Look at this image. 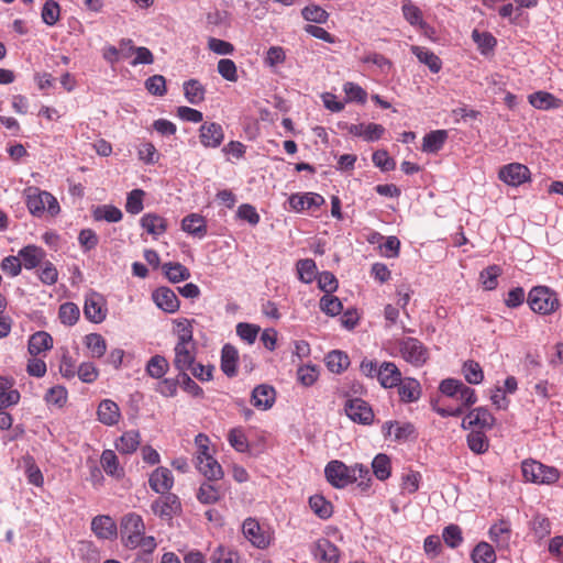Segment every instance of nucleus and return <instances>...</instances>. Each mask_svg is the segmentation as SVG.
Masks as SVG:
<instances>
[{
	"mask_svg": "<svg viewBox=\"0 0 563 563\" xmlns=\"http://www.w3.org/2000/svg\"><path fill=\"white\" fill-rule=\"evenodd\" d=\"M324 476L334 488L339 489L345 488L358 479H361L360 486L367 487V482L371 481L367 466L360 463L346 465L339 460H332L325 465Z\"/></svg>",
	"mask_w": 563,
	"mask_h": 563,
	"instance_id": "nucleus-1",
	"label": "nucleus"
},
{
	"mask_svg": "<svg viewBox=\"0 0 563 563\" xmlns=\"http://www.w3.org/2000/svg\"><path fill=\"white\" fill-rule=\"evenodd\" d=\"M23 195L26 207L34 217H42L45 212L54 217L60 211L57 199L52 194L37 187H27L24 189Z\"/></svg>",
	"mask_w": 563,
	"mask_h": 563,
	"instance_id": "nucleus-2",
	"label": "nucleus"
},
{
	"mask_svg": "<svg viewBox=\"0 0 563 563\" xmlns=\"http://www.w3.org/2000/svg\"><path fill=\"white\" fill-rule=\"evenodd\" d=\"M521 472L526 482L537 485H552L560 478V471L556 467L532 459L522 461Z\"/></svg>",
	"mask_w": 563,
	"mask_h": 563,
	"instance_id": "nucleus-3",
	"label": "nucleus"
},
{
	"mask_svg": "<svg viewBox=\"0 0 563 563\" xmlns=\"http://www.w3.org/2000/svg\"><path fill=\"white\" fill-rule=\"evenodd\" d=\"M401 357L413 366H422L429 358V351L416 338L405 336L390 342Z\"/></svg>",
	"mask_w": 563,
	"mask_h": 563,
	"instance_id": "nucleus-4",
	"label": "nucleus"
},
{
	"mask_svg": "<svg viewBox=\"0 0 563 563\" xmlns=\"http://www.w3.org/2000/svg\"><path fill=\"white\" fill-rule=\"evenodd\" d=\"M527 301L531 310L540 314H551L560 307L558 295L545 286L533 287Z\"/></svg>",
	"mask_w": 563,
	"mask_h": 563,
	"instance_id": "nucleus-5",
	"label": "nucleus"
},
{
	"mask_svg": "<svg viewBox=\"0 0 563 563\" xmlns=\"http://www.w3.org/2000/svg\"><path fill=\"white\" fill-rule=\"evenodd\" d=\"M120 533L124 547L136 549L137 539L145 533L143 518L136 512L124 515L120 521Z\"/></svg>",
	"mask_w": 563,
	"mask_h": 563,
	"instance_id": "nucleus-6",
	"label": "nucleus"
},
{
	"mask_svg": "<svg viewBox=\"0 0 563 563\" xmlns=\"http://www.w3.org/2000/svg\"><path fill=\"white\" fill-rule=\"evenodd\" d=\"M162 496L152 503L153 514L163 520H172L181 512V503L175 494H161Z\"/></svg>",
	"mask_w": 563,
	"mask_h": 563,
	"instance_id": "nucleus-7",
	"label": "nucleus"
},
{
	"mask_svg": "<svg viewBox=\"0 0 563 563\" xmlns=\"http://www.w3.org/2000/svg\"><path fill=\"white\" fill-rule=\"evenodd\" d=\"M106 298L96 291L86 295L84 305V314L86 319L93 323H101L107 318Z\"/></svg>",
	"mask_w": 563,
	"mask_h": 563,
	"instance_id": "nucleus-8",
	"label": "nucleus"
},
{
	"mask_svg": "<svg viewBox=\"0 0 563 563\" xmlns=\"http://www.w3.org/2000/svg\"><path fill=\"white\" fill-rule=\"evenodd\" d=\"M344 410L346 416L354 422L367 426L374 420V412L371 406L361 398L346 400Z\"/></svg>",
	"mask_w": 563,
	"mask_h": 563,
	"instance_id": "nucleus-9",
	"label": "nucleus"
},
{
	"mask_svg": "<svg viewBox=\"0 0 563 563\" xmlns=\"http://www.w3.org/2000/svg\"><path fill=\"white\" fill-rule=\"evenodd\" d=\"M197 354V343H176L173 364L178 372L188 371L194 366Z\"/></svg>",
	"mask_w": 563,
	"mask_h": 563,
	"instance_id": "nucleus-10",
	"label": "nucleus"
},
{
	"mask_svg": "<svg viewBox=\"0 0 563 563\" xmlns=\"http://www.w3.org/2000/svg\"><path fill=\"white\" fill-rule=\"evenodd\" d=\"M224 140V131L217 122H203L199 128V141L206 148H217Z\"/></svg>",
	"mask_w": 563,
	"mask_h": 563,
	"instance_id": "nucleus-11",
	"label": "nucleus"
},
{
	"mask_svg": "<svg viewBox=\"0 0 563 563\" xmlns=\"http://www.w3.org/2000/svg\"><path fill=\"white\" fill-rule=\"evenodd\" d=\"M499 179L509 186H519L530 177V170L520 163L505 165L499 170Z\"/></svg>",
	"mask_w": 563,
	"mask_h": 563,
	"instance_id": "nucleus-12",
	"label": "nucleus"
},
{
	"mask_svg": "<svg viewBox=\"0 0 563 563\" xmlns=\"http://www.w3.org/2000/svg\"><path fill=\"white\" fill-rule=\"evenodd\" d=\"M291 210L301 212L303 210H314L324 203V198L316 192L292 194L288 198Z\"/></svg>",
	"mask_w": 563,
	"mask_h": 563,
	"instance_id": "nucleus-13",
	"label": "nucleus"
},
{
	"mask_svg": "<svg viewBox=\"0 0 563 563\" xmlns=\"http://www.w3.org/2000/svg\"><path fill=\"white\" fill-rule=\"evenodd\" d=\"M311 551L314 559L320 563H338L340 560L339 549L325 538L318 539Z\"/></svg>",
	"mask_w": 563,
	"mask_h": 563,
	"instance_id": "nucleus-14",
	"label": "nucleus"
},
{
	"mask_svg": "<svg viewBox=\"0 0 563 563\" xmlns=\"http://www.w3.org/2000/svg\"><path fill=\"white\" fill-rule=\"evenodd\" d=\"M244 537L256 548L265 549L269 545V537L262 530L260 523L253 519L247 518L242 526Z\"/></svg>",
	"mask_w": 563,
	"mask_h": 563,
	"instance_id": "nucleus-15",
	"label": "nucleus"
},
{
	"mask_svg": "<svg viewBox=\"0 0 563 563\" xmlns=\"http://www.w3.org/2000/svg\"><path fill=\"white\" fill-rule=\"evenodd\" d=\"M152 298L156 306L167 313H174L179 309V299L177 295L168 287L157 288L153 291Z\"/></svg>",
	"mask_w": 563,
	"mask_h": 563,
	"instance_id": "nucleus-16",
	"label": "nucleus"
},
{
	"mask_svg": "<svg viewBox=\"0 0 563 563\" xmlns=\"http://www.w3.org/2000/svg\"><path fill=\"white\" fill-rule=\"evenodd\" d=\"M92 532L102 540L114 539L118 534L115 521L107 515L96 516L91 521Z\"/></svg>",
	"mask_w": 563,
	"mask_h": 563,
	"instance_id": "nucleus-17",
	"label": "nucleus"
},
{
	"mask_svg": "<svg viewBox=\"0 0 563 563\" xmlns=\"http://www.w3.org/2000/svg\"><path fill=\"white\" fill-rule=\"evenodd\" d=\"M148 485L157 494H167L174 485L172 472L166 467H157L150 475Z\"/></svg>",
	"mask_w": 563,
	"mask_h": 563,
	"instance_id": "nucleus-18",
	"label": "nucleus"
},
{
	"mask_svg": "<svg viewBox=\"0 0 563 563\" xmlns=\"http://www.w3.org/2000/svg\"><path fill=\"white\" fill-rule=\"evenodd\" d=\"M349 133L354 136H360L366 142H374L384 135L385 128L377 123L351 124L349 126Z\"/></svg>",
	"mask_w": 563,
	"mask_h": 563,
	"instance_id": "nucleus-19",
	"label": "nucleus"
},
{
	"mask_svg": "<svg viewBox=\"0 0 563 563\" xmlns=\"http://www.w3.org/2000/svg\"><path fill=\"white\" fill-rule=\"evenodd\" d=\"M275 398V389L269 385L262 384L253 389L251 401L257 409L267 410L273 407Z\"/></svg>",
	"mask_w": 563,
	"mask_h": 563,
	"instance_id": "nucleus-20",
	"label": "nucleus"
},
{
	"mask_svg": "<svg viewBox=\"0 0 563 563\" xmlns=\"http://www.w3.org/2000/svg\"><path fill=\"white\" fill-rule=\"evenodd\" d=\"M377 380L384 388H393L400 384L401 373L393 362H383L379 365Z\"/></svg>",
	"mask_w": 563,
	"mask_h": 563,
	"instance_id": "nucleus-21",
	"label": "nucleus"
},
{
	"mask_svg": "<svg viewBox=\"0 0 563 563\" xmlns=\"http://www.w3.org/2000/svg\"><path fill=\"white\" fill-rule=\"evenodd\" d=\"M98 420L104 426H114L121 418L119 406L111 399H103L97 410Z\"/></svg>",
	"mask_w": 563,
	"mask_h": 563,
	"instance_id": "nucleus-22",
	"label": "nucleus"
},
{
	"mask_svg": "<svg viewBox=\"0 0 563 563\" xmlns=\"http://www.w3.org/2000/svg\"><path fill=\"white\" fill-rule=\"evenodd\" d=\"M45 251L36 245H26L19 251V257L22 265L26 269H33L38 266L45 258Z\"/></svg>",
	"mask_w": 563,
	"mask_h": 563,
	"instance_id": "nucleus-23",
	"label": "nucleus"
},
{
	"mask_svg": "<svg viewBox=\"0 0 563 563\" xmlns=\"http://www.w3.org/2000/svg\"><path fill=\"white\" fill-rule=\"evenodd\" d=\"M411 53L418 58L421 64H424L431 73L438 74L442 68V62L432 51L427 47L412 45Z\"/></svg>",
	"mask_w": 563,
	"mask_h": 563,
	"instance_id": "nucleus-24",
	"label": "nucleus"
},
{
	"mask_svg": "<svg viewBox=\"0 0 563 563\" xmlns=\"http://www.w3.org/2000/svg\"><path fill=\"white\" fill-rule=\"evenodd\" d=\"M529 103L539 110L558 109L562 106V101L547 91H537L528 97Z\"/></svg>",
	"mask_w": 563,
	"mask_h": 563,
	"instance_id": "nucleus-25",
	"label": "nucleus"
},
{
	"mask_svg": "<svg viewBox=\"0 0 563 563\" xmlns=\"http://www.w3.org/2000/svg\"><path fill=\"white\" fill-rule=\"evenodd\" d=\"M238 360V350L231 344H224L221 351V369L227 376L233 377L236 375Z\"/></svg>",
	"mask_w": 563,
	"mask_h": 563,
	"instance_id": "nucleus-26",
	"label": "nucleus"
},
{
	"mask_svg": "<svg viewBox=\"0 0 563 563\" xmlns=\"http://www.w3.org/2000/svg\"><path fill=\"white\" fill-rule=\"evenodd\" d=\"M53 347V338L45 331H38L29 339L27 350L31 355H38Z\"/></svg>",
	"mask_w": 563,
	"mask_h": 563,
	"instance_id": "nucleus-27",
	"label": "nucleus"
},
{
	"mask_svg": "<svg viewBox=\"0 0 563 563\" xmlns=\"http://www.w3.org/2000/svg\"><path fill=\"white\" fill-rule=\"evenodd\" d=\"M141 435L136 430L124 432L117 441L115 449L122 454H131L135 452L140 445Z\"/></svg>",
	"mask_w": 563,
	"mask_h": 563,
	"instance_id": "nucleus-28",
	"label": "nucleus"
},
{
	"mask_svg": "<svg viewBox=\"0 0 563 563\" xmlns=\"http://www.w3.org/2000/svg\"><path fill=\"white\" fill-rule=\"evenodd\" d=\"M181 229L188 234L202 238L207 233L206 221L202 216L191 213L183 219Z\"/></svg>",
	"mask_w": 563,
	"mask_h": 563,
	"instance_id": "nucleus-29",
	"label": "nucleus"
},
{
	"mask_svg": "<svg viewBox=\"0 0 563 563\" xmlns=\"http://www.w3.org/2000/svg\"><path fill=\"white\" fill-rule=\"evenodd\" d=\"M141 227L152 235H161L167 229L166 220L156 213H145L141 218Z\"/></svg>",
	"mask_w": 563,
	"mask_h": 563,
	"instance_id": "nucleus-30",
	"label": "nucleus"
},
{
	"mask_svg": "<svg viewBox=\"0 0 563 563\" xmlns=\"http://www.w3.org/2000/svg\"><path fill=\"white\" fill-rule=\"evenodd\" d=\"M448 139L445 130H435L423 136L422 151L426 153L439 152Z\"/></svg>",
	"mask_w": 563,
	"mask_h": 563,
	"instance_id": "nucleus-31",
	"label": "nucleus"
},
{
	"mask_svg": "<svg viewBox=\"0 0 563 563\" xmlns=\"http://www.w3.org/2000/svg\"><path fill=\"white\" fill-rule=\"evenodd\" d=\"M194 322L195 320H189L187 318H179L174 321V333L177 336L176 343L196 342L194 340Z\"/></svg>",
	"mask_w": 563,
	"mask_h": 563,
	"instance_id": "nucleus-32",
	"label": "nucleus"
},
{
	"mask_svg": "<svg viewBox=\"0 0 563 563\" xmlns=\"http://www.w3.org/2000/svg\"><path fill=\"white\" fill-rule=\"evenodd\" d=\"M184 95L186 100L191 104H199L205 100L206 89L197 79H189L184 82Z\"/></svg>",
	"mask_w": 563,
	"mask_h": 563,
	"instance_id": "nucleus-33",
	"label": "nucleus"
},
{
	"mask_svg": "<svg viewBox=\"0 0 563 563\" xmlns=\"http://www.w3.org/2000/svg\"><path fill=\"white\" fill-rule=\"evenodd\" d=\"M84 343L93 358L102 357L107 352V342L99 333H89L84 338Z\"/></svg>",
	"mask_w": 563,
	"mask_h": 563,
	"instance_id": "nucleus-34",
	"label": "nucleus"
},
{
	"mask_svg": "<svg viewBox=\"0 0 563 563\" xmlns=\"http://www.w3.org/2000/svg\"><path fill=\"white\" fill-rule=\"evenodd\" d=\"M495 418L484 407H478L470 412L468 424L477 427L479 429H490L494 426Z\"/></svg>",
	"mask_w": 563,
	"mask_h": 563,
	"instance_id": "nucleus-35",
	"label": "nucleus"
},
{
	"mask_svg": "<svg viewBox=\"0 0 563 563\" xmlns=\"http://www.w3.org/2000/svg\"><path fill=\"white\" fill-rule=\"evenodd\" d=\"M196 466L198 471L210 481H218L223 476L222 467L213 456L196 462Z\"/></svg>",
	"mask_w": 563,
	"mask_h": 563,
	"instance_id": "nucleus-36",
	"label": "nucleus"
},
{
	"mask_svg": "<svg viewBox=\"0 0 563 563\" xmlns=\"http://www.w3.org/2000/svg\"><path fill=\"white\" fill-rule=\"evenodd\" d=\"M398 394L402 401L412 402L419 399L420 397V384L413 379L408 378L406 380H401L398 385Z\"/></svg>",
	"mask_w": 563,
	"mask_h": 563,
	"instance_id": "nucleus-37",
	"label": "nucleus"
},
{
	"mask_svg": "<svg viewBox=\"0 0 563 563\" xmlns=\"http://www.w3.org/2000/svg\"><path fill=\"white\" fill-rule=\"evenodd\" d=\"M162 269L170 283H179L190 277L189 269L180 263H165Z\"/></svg>",
	"mask_w": 563,
	"mask_h": 563,
	"instance_id": "nucleus-38",
	"label": "nucleus"
},
{
	"mask_svg": "<svg viewBox=\"0 0 563 563\" xmlns=\"http://www.w3.org/2000/svg\"><path fill=\"white\" fill-rule=\"evenodd\" d=\"M92 216L96 221H107L109 223L119 222L123 217L122 211L112 205L98 206Z\"/></svg>",
	"mask_w": 563,
	"mask_h": 563,
	"instance_id": "nucleus-39",
	"label": "nucleus"
},
{
	"mask_svg": "<svg viewBox=\"0 0 563 563\" xmlns=\"http://www.w3.org/2000/svg\"><path fill=\"white\" fill-rule=\"evenodd\" d=\"M468 449L475 454H483L489 448L486 434L482 430H473L466 437Z\"/></svg>",
	"mask_w": 563,
	"mask_h": 563,
	"instance_id": "nucleus-40",
	"label": "nucleus"
},
{
	"mask_svg": "<svg viewBox=\"0 0 563 563\" xmlns=\"http://www.w3.org/2000/svg\"><path fill=\"white\" fill-rule=\"evenodd\" d=\"M121 45H130V51L135 53L136 56L131 62L132 66H137L141 64L151 65L154 63V56L147 47H143V46L135 47V46H133V42L130 38H122Z\"/></svg>",
	"mask_w": 563,
	"mask_h": 563,
	"instance_id": "nucleus-41",
	"label": "nucleus"
},
{
	"mask_svg": "<svg viewBox=\"0 0 563 563\" xmlns=\"http://www.w3.org/2000/svg\"><path fill=\"white\" fill-rule=\"evenodd\" d=\"M384 429L388 435L395 437L397 440H407L415 434V427L411 423L399 424L397 422L387 421L384 424Z\"/></svg>",
	"mask_w": 563,
	"mask_h": 563,
	"instance_id": "nucleus-42",
	"label": "nucleus"
},
{
	"mask_svg": "<svg viewBox=\"0 0 563 563\" xmlns=\"http://www.w3.org/2000/svg\"><path fill=\"white\" fill-rule=\"evenodd\" d=\"M472 561L474 563H495L496 553L487 542H479L472 551Z\"/></svg>",
	"mask_w": 563,
	"mask_h": 563,
	"instance_id": "nucleus-43",
	"label": "nucleus"
},
{
	"mask_svg": "<svg viewBox=\"0 0 563 563\" xmlns=\"http://www.w3.org/2000/svg\"><path fill=\"white\" fill-rule=\"evenodd\" d=\"M309 506L312 511L321 519H328L332 516L333 508L331 503L321 495L311 496L309 498Z\"/></svg>",
	"mask_w": 563,
	"mask_h": 563,
	"instance_id": "nucleus-44",
	"label": "nucleus"
},
{
	"mask_svg": "<svg viewBox=\"0 0 563 563\" xmlns=\"http://www.w3.org/2000/svg\"><path fill=\"white\" fill-rule=\"evenodd\" d=\"M79 316L80 310L76 303L68 301L60 305L58 318L63 324L74 325L78 321Z\"/></svg>",
	"mask_w": 563,
	"mask_h": 563,
	"instance_id": "nucleus-45",
	"label": "nucleus"
},
{
	"mask_svg": "<svg viewBox=\"0 0 563 563\" xmlns=\"http://www.w3.org/2000/svg\"><path fill=\"white\" fill-rule=\"evenodd\" d=\"M298 278L305 283L310 284L313 282L317 275V265L313 260L305 258L299 260L296 264Z\"/></svg>",
	"mask_w": 563,
	"mask_h": 563,
	"instance_id": "nucleus-46",
	"label": "nucleus"
},
{
	"mask_svg": "<svg viewBox=\"0 0 563 563\" xmlns=\"http://www.w3.org/2000/svg\"><path fill=\"white\" fill-rule=\"evenodd\" d=\"M327 366L332 373L343 372L350 364L349 357L341 351H331L328 353Z\"/></svg>",
	"mask_w": 563,
	"mask_h": 563,
	"instance_id": "nucleus-47",
	"label": "nucleus"
},
{
	"mask_svg": "<svg viewBox=\"0 0 563 563\" xmlns=\"http://www.w3.org/2000/svg\"><path fill=\"white\" fill-rule=\"evenodd\" d=\"M489 537L498 545H507L510 539V525L507 521L493 525L489 529Z\"/></svg>",
	"mask_w": 563,
	"mask_h": 563,
	"instance_id": "nucleus-48",
	"label": "nucleus"
},
{
	"mask_svg": "<svg viewBox=\"0 0 563 563\" xmlns=\"http://www.w3.org/2000/svg\"><path fill=\"white\" fill-rule=\"evenodd\" d=\"M301 15L306 21L323 24L329 19V13L318 4H308L301 10Z\"/></svg>",
	"mask_w": 563,
	"mask_h": 563,
	"instance_id": "nucleus-49",
	"label": "nucleus"
},
{
	"mask_svg": "<svg viewBox=\"0 0 563 563\" xmlns=\"http://www.w3.org/2000/svg\"><path fill=\"white\" fill-rule=\"evenodd\" d=\"M465 380L472 385H478L484 379V373L481 365L475 361H467L462 368Z\"/></svg>",
	"mask_w": 563,
	"mask_h": 563,
	"instance_id": "nucleus-50",
	"label": "nucleus"
},
{
	"mask_svg": "<svg viewBox=\"0 0 563 563\" xmlns=\"http://www.w3.org/2000/svg\"><path fill=\"white\" fill-rule=\"evenodd\" d=\"M373 473L379 481L390 476V460L386 454H377L372 462Z\"/></svg>",
	"mask_w": 563,
	"mask_h": 563,
	"instance_id": "nucleus-51",
	"label": "nucleus"
},
{
	"mask_svg": "<svg viewBox=\"0 0 563 563\" xmlns=\"http://www.w3.org/2000/svg\"><path fill=\"white\" fill-rule=\"evenodd\" d=\"M41 18L46 25H55L60 18L59 4L54 0H47L42 8Z\"/></svg>",
	"mask_w": 563,
	"mask_h": 563,
	"instance_id": "nucleus-52",
	"label": "nucleus"
},
{
	"mask_svg": "<svg viewBox=\"0 0 563 563\" xmlns=\"http://www.w3.org/2000/svg\"><path fill=\"white\" fill-rule=\"evenodd\" d=\"M472 38L482 54L489 53L497 44L496 38L490 33L479 32L478 30L472 32Z\"/></svg>",
	"mask_w": 563,
	"mask_h": 563,
	"instance_id": "nucleus-53",
	"label": "nucleus"
},
{
	"mask_svg": "<svg viewBox=\"0 0 563 563\" xmlns=\"http://www.w3.org/2000/svg\"><path fill=\"white\" fill-rule=\"evenodd\" d=\"M501 275V268L498 265H490L481 272L479 278L483 287L486 290L496 289L498 282L497 278Z\"/></svg>",
	"mask_w": 563,
	"mask_h": 563,
	"instance_id": "nucleus-54",
	"label": "nucleus"
},
{
	"mask_svg": "<svg viewBox=\"0 0 563 563\" xmlns=\"http://www.w3.org/2000/svg\"><path fill=\"white\" fill-rule=\"evenodd\" d=\"M228 441L238 452L244 453L249 450V441L242 428H233L229 431Z\"/></svg>",
	"mask_w": 563,
	"mask_h": 563,
	"instance_id": "nucleus-55",
	"label": "nucleus"
},
{
	"mask_svg": "<svg viewBox=\"0 0 563 563\" xmlns=\"http://www.w3.org/2000/svg\"><path fill=\"white\" fill-rule=\"evenodd\" d=\"M320 309L325 314L335 317L341 313L343 305L338 297L332 296L331 294H325L320 299Z\"/></svg>",
	"mask_w": 563,
	"mask_h": 563,
	"instance_id": "nucleus-56",
	"label": "nucleus"
},
{
	"mask_svg": "<svg viewBox=\"0 0 563 563\" xmlns=\"http://www.w3.org/2000/svg\"><path fill=\"white\" fill-rule=\"evenodd\" d=\"M168 368V362L164 356L155 355L150 358L146 365V372L153 378L163 377Z\"/></svg>",
	"mask_w": 563,
	"mask_h": 563,
	"instance_id": "nucleus-57",
	"label": "nucleus"
},
{
	"mask_svg": "<svg viewBox=\"0 0 563 563\" xmlns=\"http://www.w3.org/2000/svg\"><path fill=\"white\" fill-rule=\"evenodd\" d=\"M145 192L142 189H133L128 194L126 203H125V210L126 212L131 214H137L140 213L144 206H143V197Z\"/></svg>",
	"mask_w": 563,
	"mask_h": 563,
	"instance_id": "nucleus-58",
	"label": "nucleus"
},
{
	"mask_svg": "<svg viewBox=\"0 0 563 563\" xmlns=\"http://www.w3.org/2000/svg\"><path fill=\"white\" fill-rule=\"evenodd\" d=\"M442 538L445 544L452 549L457 548L463 542L462 530L457 525H449L443 529Z\"/></svg>",
	"mask_w": 563,
	"mask_h": 563,
	"instance_id": "nucleus-59",
	"label": "nucleus"
},
{
	"mask_svg": "<svg viewBox=\"0 0 563 563\" xmlns=\"http://www.w3.org/2000/svg\"><path fill=\"white\" fill-rule=\"evenodd\" d=\"M211 563H239V555L229 548L219 545L210 556Z\"/></svg>",
	"mask_w": 563,
	"mask_h": 563,
	"instance_id": "nucleus-60",
	"label": "nucleus"
},
{
	"mask_svg": "<svg viewBox=\"0 0 563 563\" xmlns=\"http://www.w3.org/2000/svg\"><path fill=\"white\" fill-rule=\"evenodd\" d=\"M179 386L192 397H202V388L188 375V371L178 372Z\"/></svg>",
	"mask_w": 563,
	"mask_h": 563,
	"instance_id": "nucleus-61",
	"label": "nucleus"
},
{
	"mask_svg": "<svg viewBox=\"0 0 563 563\" xmlns=\"http://www.w3.org/2000/svg\"><path fill=\"white\" fill-rule=\"evenodd\" d=\"M25 463V474L27 477V482L36 487H41L44 483L43 474L38 466L35 464L33 457L27 456L24 459Z\"/></svg>",
	"mask_w": 563,
	"mask_h": 563,
	"instance_id": "nucleus-62",
	"label": "nucleus"
},
{
	"mask_svg": "<svg viewBox=\"0 0 563 563\" xmlns=\"http://www.w3.org/2000/svg\"><path fill=\"white\" fill-rule=\"evenodd\" d=\"M197 498L202 504H214L220 499V493L212 484L203 483L199 487Z\"/></svg>",
	"mask_w": 563,
	"mask_h": 563,
	"instance_id": "nucleus-63",
	"label": "nucleus"
},
{
	"mask_svg": "<svg viewBox=\"0 0 563 563\" xmlns=\"http://www.w3.org/2000/svg\"><path fill=\"white\" fill-rule=\"evenodd\" d=\"M146 90L154 96H164L166 93V80L162 75H153L145 80Z\"/></svg>",
	"mask_w": 563,
	"mask_h": 563,
	"instance_id": "nucleus-64",
	"label": "nucleus"
}]
</instances>
